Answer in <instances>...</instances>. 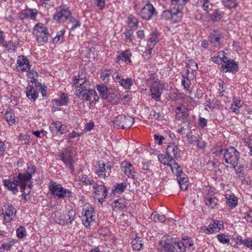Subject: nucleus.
<instances>
[{
    "mask_svg": "<svg viewBox=\"0 0 252 252\" xmlns=\"http://www.w3.org/2000/svg\"><path fill=\"white\" fill-rule=\"evenodd\" d=\"M73 85L76 87L75 94L79 97H82L83 101L93 102L92 97L95 100L96 97L98 98L97 95H95V91L90 88V85L89 81L85 77L78 75L74 78Z\"/></svg>",
    "mask_w": 252,
    "mask_h": 252,
    "instance_id": "obj_1",
    "label": "nucleus"
},
{
    "mask_svg": "<svg viewBox=\"0 0 252 252\" xmlns=\"http://www.w3.org/2000/svg\"><path fill=\"white\" fill-rule=\"evenodd\" d=\"M171 5L174 6L168 10L162 11L160 17L162 20L170 21L172 23H177L182 20L183 12L179 9L180 6L183 7L189 0H170Z\"/></svg>",
    "mask_w": 252,
    "mask_h": 252,
    "instance_id": "obj_2",
    "label": "nucleus"
},
{
    "mask_svg": "<svg viewBox=\"0 0 252 252\" xmlns=\"http://www.w3.org/2000/svg\"><path fill=\"white\" fill-rule=\"evenodd\" d=\"M158 245L161 250L164 252H185L182 240L172 238L170 242L168 239H162L159 242Z\"/></svg>",
    "mask_w": 252,
    "mask_h": 252,
    "instance_id": "obj_3",
    "label": "nucleus"
},
{
    "mask_svg": "<svg viewBox=\"0 0 252 252\" xmlns=\"http://www.w3.org/2000/svg\"><path fill=\"white\" fill-rule=\"evenodd\" d=\"M49 189L55 198L63 199L72 196V192L71 190L64 189L61 185L53 181H51L49 184Z\"/></svg>",
    "mask_w": 252,
    "mask_h": 252,
    "instance_id": "obj_4",
    "label": "nucleus"
},
{
    "mask_svg": "<svg viewBox=\"0 0 252 252\" xmlns=\"http://www.w3.org/2000/svg\"><path fill=\"white\" fill-rule=\"evenodd\" d=\"M2 182L4 186L8 190L13 191L14 193H16L18 191L17 187L20 186L21 191L23 192V195L27 194L25 192L27 183H24L22 179L19 177V175L17 177H14L13 181L5 179L3 180Z\"/></svg>",
    "mask_w": 252,
    "mask_h": 252,
    "instance_id": "obj_5",
    "label": "nucleus"
},
{
    "mask_svg": "<svg viewBox=\"0 0 252 252\" xmlns=\"http://www.w3.org/2000/svg\"><path fill=\"white\" fill-rule=\"evenodd\" d=\"M171 171L177 176V180L181 189L186 190L188 188L189 179L182 171V167L177 163L171 166Z\"/></svg>",
    "mask_w": 252,
    "mask_h": 252,
    "instance_id": "obj_6",
    "label": "nucleus"
},
{
    "mask_svg": "<svg viewBox=\"0 0 252 252\" xmlns=\"http://www.w3.org/2000/svg\"><path fill=\"white\" fill-rule=\"evenodd\" d=\"M33 34L38 42H48L49 32L43 24L38 23L34 26L33 29Z\"/></svg>",
    "mask_w": 252,
    "mask_h": 252,
    "instance_id": "obj_7",
    "label": "nucleus"
},
{
    "mask_svg": "<svg viewBox=\"0 0 252 252\" xmlns=\"http://www.w3.org/2000/svg\"><path fill=\"white\" fill-rule=\"evenodd\" d=\"M223 156L225 162L230 163L235 168L239 159V153L237 150L234 147H230L225 150Z\"/></svg>",
    "mask_w": 252,
    "mask_h": 252,
    "instance_id": "obj_8",
    "label": "nucleus"
},
{
    "mask_svg": "<svg viewBox=\"0 0 252 252\" xmlns=\"http://www.w3.org/2000/svg\"><path fill=\"white\" fill-rule=\"evenodd\" d=\"M71 12L64 4H61L56 8V13L54 15V20L63 23L71 16Z\"/></svg>",
    "mask_w": 252,
    "mask_h": 252,
    "instance_id": "obj_9",
    "label": "nucleus"
},
{
    "mask_svg": "<svg viewBox=\"0 0 252 252\" xmlns=\"http://www.w3.org/2000/svg\"><path fill=\"white\" fill-rule=\"evenodd\" d=\"M134 122V119L129 116L119 115L116 117L113 123L117 128L125 129L130 127Z\"/></svg>",
    "mask_w": 252,
    "mask_h": 252,
    "instance_id": "obj_10",
    "label": "nucleus"
},
{
    "mask_svg": "<svg viewBox=\"0 0 252 252\" xmlns=\"http://www.w3.org/2000/svg\"><path fill=\"white\" fill-rule=\"evenodd\" d=\"M58 157L61 159L65 166L68 168L71 173L74 171L73 166L74 160L71 155V151L69 149H64L59 153Z\"/></svg>",
    "mask_w": 252,
    "mask_h": 252,
    "instance_id": "obj_11",
    "label": "nucleus"
},
{
    "mask_svg": "<svg viewBox=\"0 0 252 252\" xmlns=\"http://www.w3.org/2000/svg\"><path fill=\"white\" fill-rule=\"evenodd\" d=\"M157 14L154 6L150 3L146 4L142 8L140 12L141 17L144 20L151 19L153 15Z\"/></svg>",
    "mask_w": 252,
    "mask_h": 252,
    "instance_id": "obj_12",
    "label": "nucleus"
},
{
    "mask_svg": "<svg viewBox=\"0 0 252 252\" xmlns=\"http://www.w3.org/2000/svg\"><path fill=\"white\" fill-rule=\"evenodd\" d=\"M166 150V154L171 162L180 158L181 151L175 143H169Z\"/></svg>",
    "mask_w": 252,
    "mask_h": 252,
    "instance_id": "obj_13",
    "label": "nucleus"
},
{
    "mask_svg": "<svg viewBox=\"0 0 252 252\" xmlns=\"http://www.w3.org/2000/svg\"><path fill=\"white\" fill-rule=\"evenodd\" d=\"M16 213L17 210L12 205L5 206V209L2 210L1 214L4 222L9 223L13 220L15 218Z\"/></svg>",
    "mask_w": 252,
    "mask_h": 252,
    "instance_id": "obj_14",
    "label": "nucleus"
},
{
    "mask_svg": "<svg viewBox=\"0 0 252 252\" xmlns=\"http://www.w3.org/2000/svg\"><path fill=\"white\" fill-rule=\"evenodd\" d=\"M164 87L163 83L160 82H154L151 86L150 92L151 96L155 99L156 101H159L160 96L162 94V91Z\"/></svg>",
    "mask_w": 252,
    "mask_h": 252,
    "instance_id": "obj_15",
    "label": "nucleus"
},
{
    "mask_svg": "<svg viewBox=\"0 0 252 252\" xmlns=\"http://www.w3.org/2000/svg\"><path fill=\"white\" fill-rule=\"evenodd\" d=\"M76 216L75 211L71 209L68 211L66 216L64 215H60L59 217L56 219V223L64 225L72 223Z\"/></svg>",
    "mask_w": 252,
    "mask_h": 252,
    "instance_id": "obj_16",
    "label": "nucleus"
},
{
    "mask_svg": "<svg viewBox=\"0 0 252 252\" xmlns=\"http://www.w3.org/2000/svg\"><path fill=\"white\" fill-rule=\"evenodd\" d=\"M176 119L178 120H183L184 123L188 124V126L190 123L189 122V116L188 109L185 106H178L176 108Z\"/></svg>",
    "mask_w": 252,
    "mask_h": 252,
    "instance_id": "obj_17",
    "label": "nucleus"
},
{
    "mask_svg": "<svg viewBox=\"0 0 252 252\" xmlns=\"http://www.w3.org/2000/svg\"><path fill=\"white\" fill-rule=\"evenodd\" d=\"M113 77L115 82H118L121 86L126 90L130 89L133 84V80L131 78H122L117 72L113 74Z\"/></svg>",
    "mask_w": 252,
    "mask_h": 252,
    "instance_id": "obj_18",
    "label": "nucleus"
},
{
    "mask_svg": "<svg viewBox=\"0 0 252 252\" xmlns=\"http://www.w3.org/2000/svg\"><path fill=\"white\" fill-rule=\"evenodd\" d=\"M223 70L225 69V72L235 73L238 71V64L233 60H225L221 65Z\"/></svg>",
    "mask_w": 252,
    "mask_h": 252,
    "instance_id": "obj_19",
    "label": "nucleus"
},
{
    "mask_svg": "<svg viewBox=\"0 0 252 252\" xmlns=\"http://www.w3.org/2000/svg\"><path fill=\"white\" fill-rule=\"evenodd\" d=\"M18 70L22 72H27L30 70V65L29 59L24 56H19L17 61Z\"/></svg>",
    "mask_w": 252,
    "mask_h": 252,
    "instance_id": "obj_20",
    "label": "nucleus"
},
{
    "mask_svg": "<svg viewBox=\"0 0 252 252\" xmlns=\"http://www.w3.org/2000/svg\"><path fill=\"white\" fill-rule=\"evenodd\" d=\"M37 13V10L35 9L27 8L21 11L19 17L21 20L30 18L32 20H35Z\"/></svg>",
    "mask_w": 252,
    "mask_h": 252,
    "instance_id": "obj_21",
    "label": "nucleus"
},
{
    "mask_svg": "<svg viewBox=\"0 0 252 252\" xmlns=\"http://www.w3.org/2000/svg\"><path fill=\"white\" fill-rule=\"evenodd\" d=\"M222 37L221 32L219 30H213L209 36V40L214 46H219L220 44V40Z\"/></svg>",
    "mask_w": 252,
    "mask_h": 252,
    "instance_id": "obj_22",
    "label": "nucleus"
},
{
    "mask_svg": "<svg viewBox=\"0 0 252 252\" xmlns=\"http://www.w3.org/2000/svg\"><path fill=\"white\" fill-rule=\"evenodd\" d=\"M94 212L93 208L90 207L88 209L85 211L84 214L83 216L82 220L84 224L88 227L91 222L94 220Z\"/></svg>",
    "mask_w": 252,
    "mask_h": 252,
    "instance_id": "obj_23",
    "label": "nucleus"
},
{
    "mask_svg": "<svg viewBox=\"0 0 252 252\" xmlns=\"http://www.w3.org/2000/svg\"><path fill=\"white\" fill-rule=\"evenodd\" d=\"M36 167L34 165H29L28 166V170L25 174L20 173L18 174L19 177L21 178L23 182L25 183L29 182L32 179V175L35 172Z\"/></svg>",
    "mask_w": 252,
    "mask_h": 252,
    "instance_id": "obj_24",
    "label": "nucleus"
},
{
    "mask_svg": "<svg viewBox=\"0 0 252 252\" xmlns=\"http://www.w3.org/2000/svg\"><path fill=\"white\" fill-rule=\"evenodd\" d=\"M121 165L123 171L128 177L133 178L135 176L134 167L130 162L124 161L122 162Z\"/></svg>",
    "mask_w": 252,
    "mask_h": 252,
    "instance_id": "obj_25",
    "label": "nucleus"
},
{
    "mask_svg": "<svg viewBox=\"0 0 252 252\" xmlns=\"http://www.w3.org/2000/svg\"><path fill=\"white\" fill-rule=\"evenodd\" d=\"M29 85L26 88V94L28 98L32 101H34L38 96V92L33 86Z\"/></svg>",
    "mask_w": 252,
    "mask_h": 252,
    "instance_id": "obj_26",
    "label": "nucleus"
},
{
    "mask_svg": "<svg viewBox=\"0 0 252 252\" xmlns=\"http://www.w3.org/2000/svg\"><path fill=\"white\" fill-rule=\"evenodd\" d=\"M97 90L99 93L100 95L103 99H107L109 98V95L112 89L108 88L104 84H100L97 86Z\"/></svg>",
    "mask_w": 252,
    "mask_h": 252,
    "instance_id": "obj_27",
    "label": "nucleus"
},
{
    "mask_svg": "<svg viewBox=\"0 0 252 252\" xmlns=\"http://www.w3.org/2000/svg\"><path fill=\"white\" fill-rule=\"evenodd\" d=\"M127 186L125 182L117 184L112 189L111 196L118 195L122 193L126 189Z\"/></svg>",
    "mask_w": 252,
    "mask_h": 252,
    "instance_id": "obj_28",
    "label": "nucleus"
},
{
    "mask_svg": "<svg viewBox=\"0 0 252 252\" xmlns=\"http://www.w3.org/2000/svg\"><path fill=\"white\" fill-rule=\"evenodd\" d=\"M225 199L226 205L231 209L235 208L237 205V198L234 194H226Z\"/></svg>",
    "mask_w": 252,
    "mask_h": 252,
    "instance_id": "obj_29",
    "label": "nucleus"
},
{
    "mask_svg": "<svg viewBox=\"0 0 252 252\" xmlns=\"http://www.w3.org/2000/svg\"><path fill=\"white\" fill-rule=\"evenodd\" d=\"M131 56V54L129 50H126L124 52H122L120 55L117 56V63H120L121 61H125L126 63H130L131 61L130 57Z\"/></svg>",
    "mask_w": 252,
    "mask_h": 252,
    "instance_id": "obj_30",
    "label": "nucleus"
},
{
    "mask_svg": "<svg viewBox=\"0 0 252 252\" xmlns=\"http://www.w3.org/2000/svg\"><path fill=\"white\" fill-rule=\"evenodd\" d=\"M52 125L56 128L57 134H63L66 132V126L62 125L61 122L59 121L53 122Z\"/></svg>",
    "mask_w": 252,
    "mask_h": 252,
    "instance_id": "obj_31",
    "label": "nucleus"
},
{
    "mask_svg": "<svg viewBox=\"0 0 252 252\" xmlns=\"http://www.w3.org/2000/svg\"><path fill=\"white\" fill-rule=\"evenodd\" d=\"M182 241L184 244V247L185 248V252H186L187 249L194 250L195 248L193 247V239L189 237L184 236L182 238Z\"/></svg>",
    "mask_w": 252,
    "mask_h": 252,
    "instance_id": "obj_32",
    "label": "nucleus"
},
{
    "mask_svg": "<svg viewBox=\"0 0 252 252\" xmlns=\"http://www.w3.org/2000/svg\"><path fill=\"white\" fill-rule=\"evenodd\" d=\"M205 202L206 205L211 208L214 209L217 207L218 200L213 195L208 196L205 197Z\"/></svg>",
    "mask_w": 252,
    "mask_h": 252,
    "instance_id": "obj_33",
    "label": "nucleus"
},
{
    "mask_svg": "<svg viewBox=\"0 0 252 252\" xmlns=\"http://www.w3.org/2000/svg\"><path fill=\"white\" fill-rule=\"evenodd\" d=\"M222 3L225 8L228 9L235 8L238 5V0H222Z\"/></svg>",
    "mask_w": 252,
    "mask_h": 252,
    "instance_id": "obj_34",
    "label": "nucleus"
},
{
    "mask_svg": "<svg viewBox=\"0 0 252 252\" xmlns=\"http://www.w3.org/2000/svg\"><path fill=\"white\" fill-rule=\"evenodd\" d=\"M120 98L121 96L118 92L115 90L112 89L108 99L111 101L112 103L115 104L120 100Z\"/></svg>",
    "mask_w": 252,
    "mask_h": 252,
    "instance_id": "obj_35",
    "label": "nucleus"
},
{
    "mask_svg": "<svg viewBox=\"0 0 252 252\" xmlns=\"http://www.w3.org/2000/svg\"><path fill=\"white\" fill-rule=\"evenodd\" d=\"M150 218L155 222H163L166 220V217L164 215H160L157 212H154L152 213Z\"/></svg>",
    "mask_w": 252,
    "mask_h": 252,
    "instance_id": "obj_36",
    "label": "nucleus"
},
{
    "mask_svg": "<svg viewBox=\"0 0 252 252\" xmlns=\"http://www.w3.org/2000/svg\"><path fill=\"white\" fill-rule=\"evenodd\" d=\"M96 172L99 177L105 178V177L110 175L109 172H107V174L106 173L105 165L103 163L99 164V167L97 169Z\"/></svg>",
    "mask_w": 252,
    "mask_h": 252,
    "instance_id": "obj_37",
    "label": "nucleus"
},
{
    "mask_svg": "<svg viewBox=\"0 0 252 252\" xmlns=\"http://www.w3.org/2000/svg\"><path fill=\"white\" fill-rule=\"evenodd\" d=\"M158 158L160 161L161 163L170 166L171 169V166L173 165L175 163H177L175 160H173L171 162L169 158H167L162 154H160L158 156Z\"/></svg>",
    "mask_w": 252,
    "mask_h": 252,
    "instance_id": "obj_38",
    "label": "nucleus"
},
{
    "mask_svg": "<svg viewBox=\"0 0 252 252\" xmlns=\"http://www.w3.org/2000/svg\"><path fill=\"white\" fill-rule=\"evenodd\" d=\"M223 12L220 11L219 9H216L214 11L213 13L210 14V18L211 20L214 22L219 21L222 17Z\"/></svg>",
    "mask_w": 252,
    "mask_h": 252,
    "instance_id": "obj_39",
    "label": "nucleus"
},
{
    "mask_svg": "<svg viewBox=\"0 0 252 252\" xmlns=\"http://www.w3.org/2000/svg\"><path fill=\"white\" fill-rule=\"evenodd\" d=\"M210 226L213 228L214 232H218L223 226V223L220 220H213L210 223Z\"/></svg>",
    "mask_w": 252,
    "mask_h": 252,
    "instance_id": "obj_40",
    "label": "nucleus"
},
{
    "mask_svg": "<svg viewBox=\"0 0 252 252\" xmlns=\"http://www.w3.org/2000/svg\"><path fill=\"white\" fill-rule=\"evenodd\" d=\"M212 59L214 63L222 65L223 61L226 60V57L225 56V53L223 51H221L218 56L214 57Z\"/></svg>",
    "mask_w": 252,
    "mask_h": 252,
    "instance_id": "obj_41",
    "label": "nucleus"
},
{
    "mask_svg": "<svg viewBox=\"0 0 252 252\" xmlns=\"http://www.w3.org/2000/svg\"><path fill=\"white\" fill-rule=\"evenodd\" d=\"M159 33L158 32H154L151 35L148 40V44L155 45L158 41Z\"/></svg>",
    "mask_w": 252,
    "mask_h": 252,
    "instance_id": "obj_42",
    "label": "nucleus"
},
{
    "mask_svg": "<svg viewBox=\"0 0 252 252\" xmlns=\"http://www.w3.org/2000/svg\"><path fill=\"white\" fill-rule=\"evenodd\" d=\"M95 196L101 195L103 198H105L107 195L108 192L107 188L102 185L100 187L94 191Z\"/></svg>",
    "mask_w": 252,
    "mask_h": 252,
    "instance_id": "obj_43",
    "label": "nucleus"
},
{
    "mask_svg": "<svg viewBox=\"0 0 252 252\" xmlns=\"http://www.w3.org/2000/svg\"><path fill=\"white\" fill-rule=\"evenodd\" d=\"M17 43L16 42H13L12 41H5V37L4 38L3 43L1 44L3 47H5L8 50L14 51L17 47Z\"/></svg>",
    "mask_w": 252,
    "mask_h": 252,
    "instance_id": "obj_44",
    "label": "nucleus"
},
{
    "mask_svg": "<svg viewBox=\"0 0 252 252\" xmlns=\"http://www.w3.org/2000/svg\"><path fill=\"white\" fill-rule=\"evenodd\" d=\"M113 71L111 69H106L101 74V78L105 83H108L109 81V78L112 75Z\"/></svg>",
    "mask_w": 252,
    "mask_h": 252,
    "instance_id": "obj_45",
    "label": "nucleus"
},
{
    "mask_svg": "<svg viewBox=\"0 0 252 252\" xmlns=\"http://www.w3.org/2000/svg\"><path fill=\"white\" fill-rule=\"evenodd\" d=\"M68 97L65 94H62L60 98L56 100L57 105H66L68 102Z\"/></svg>",
    "mask_w": 252,
    "mask_h": 252,
    "instance_id": "obj_46",
    "label": "nucleus"
},
{
    "mask_svg": "<svg viewBox=\"0 0 252 252\" xmlns=\"http://www.w3.org/2000/svg\"><path fill=\"white\" fill-rule=\"evenodd\" d=\"M5 118L9 125H12L15 122V115L11 112H7L5 114Z\"/></svg>",
    "mask_w": 252,
    "mask_h": 252,
    "instance_id": "obj_47",
    "label": "nucleus"
},
{
    "mask_svg": "<svg viewBox=\"0 0 252 252\" xmlns=\"http://www.w3.org/2000/svg\"><path fill=\"white\" fill-rule=\"evenodd\" d=\"M131 244L132 245L133 248L134 250L139 251L143 247V244L139 241V238L134 239L132 240Z\"/></svg>",
    "mask_w": 252,
    "mask_h": 252,
    "instance_id": "obj_48",
    "label": "nucleus"
},
{
    "mask_svg": "<svg viewBox=\"0 0 252 252\" xmlns=\"http://www.w3.org/2000/svg\"><path fill=\"white\" fill-rule=\"evenodd\" d=\"M128 24L131 28H137L138 27V21L136 18L132 15H130L128 17Z\"/></svg>",
    "mask_w": 252,
    "mask_h": 252,
    "instance_id": "obj_49",
    "label": "nucleus"
},
{
    "mask_svg": "<svg viewBox=\"0 0 252 252\" xmlns=\"http://www.w3.org/2000/svg\"><path fill=\"white\" fill-rule=\"evenodd\" d=\"M218 241L222 244H228L230 239L227 235L224 234H219L217 236Z\"/></svg>",
    "mask_w": 252,
    "mask_h": 252,
    "instance_id": "obj_50",
    "label": "nucleus"
},
{
    "mask_svg": "<svg viewBox=\"0 0 252 252\" xmlns=\"http://www.w3.org/2000/svg\"><path fill=\"white\" fill-rule=\"evenodd\" d=\"M112 206L113 208L117 209V210H121L125 206L123 202V200L117 199L115 200L112 204Z\"/></svg>",
    "mask_w": 252,
    "mask_h": 252,
    "instance_id": "obj_51",
    "label": "nucleus"
},
{
    "mask_svg": "<svg viewBox=\"0 0 252 252\" xmlns=\"http://www.w3.org/2000/svg\"><path fill=\"white\" fill-rule=\"evenodd\" d=\"M199 135L198 134L193 135V134H192V132H189L187 134L186 136H187L188 142L190 144H195V140H196V141L197 140L196 138H197V136H198Z\"/></svg>",
    "mask_w": 252,
    "mask_h": 252,
    "instance_id": "obj_52",
    "label": "nucleus"
},
{
    "mask_svg": "<svg viewBox=\"0 0 252 252\" xmlns=\"http://www.w3.org/2000/svg\"><path fill=\"white\" fill-rule=\"evenodd\" d=\"M69 20L70 23L72 24L70 28L71 31H74L76 28L80 26V23L78 20L71 16L68 19Z\"/></svg>",
    "mask_w": 252,
    "mask_h": 252,
    "instance_id": "obj_53",
    "label": "nucleus"
},
{
    "mask_svg": "<svg viewBox=\"0 0 252 252\" xmlns=\"http://www.w3.org/2000/svg\"><path fill=\"white\" fill-rule=\"evenodd\" d=\"M94 4L99 10H103L105 6V0H94Z\"/></svg>",
    "mask_w": 252,
    "mask_h": 252,
    "instance_id": "obj_54",
    "label": "nucleus"
},
{
    "mask_svg": "<svg viewBox=\"0 0 252 252\" xmlns=\"http://www.w3.org/2000/svg\"><path fill=\"white\" fill-rule=\"evenodd\" d=\"M17 236L19 238H23L26 236V228L24 226H20L19 227L16 231Z\"/></svg>",
    "mask_w": 252,
    "mask_h": 252,
    "instance_id": "obj_55",
    "label": "nucleus"
},
{
    "mask_svg": "<svg viewBox=\"0 0 252 252\" xmlns=\"http://www.w3.org/2000/svg\"><path fill=\"white\" fill-rule=\"evenodd\" d=\"M64 32L65 31L63 30L59 31L57 33L56 36L53 38V42L55 44L59 43L61 40V38L63 37Z\"/></svg>",
    "mask_w": 252,
    "mask_h": 252,
    "instance_id": "obj_56",
    "label": "nucleus"
},
{
    "mask_svg": "<svg viewBox=\"0 0 252 252\" xmlns=\"http://www.w3.org/2000/svg\"><path fill=\"white\" fill-rule=\"evenodd\" d=\"M183 79L182 80V85L184 86L186 89H189L190 87V80L188 77H185L182 75Z\"/></svg>",
    "mask_w": 252,
    "mask_h": 252,
    "instance_id": "obj_57",
    "label": "nucleus"
},
{
    "mask_svg": "<svg viewBox=\"0 0 252 252\" xmlns=\"http://www.w3.org/2000/svg\"><path fill=\"white\" fill-rule=\"evenodd\" d=\"M133 32L132 30H127L124 32L126 38L127 40H128L130 42H132L134 36L133 35Z\"/></svg>",
    "mask_w": 252,
    "mask_h": 252,
    "instance_id": "obj_58",
    "label": "nucleus"
},
{
    "mask_svg": "<svg viewBox=\"0 0 252 252\" xmlns=\"http://www.w3.org/2000/svg\"><path fill=\"white\" fill-rule=\"evenodd\" d=\"M186 66L187 68H189L190 70H194V69H197L198 68L197 63L194 60L189 61L187 64Z\"/></svg>",
    "mask_w": 252,
    "mask_h": 252,
    "instance_id": "obj_59",
    "label": "nucleus"
},
{
    "mask_svg": "<svg viewBox=\"0 0 252 252\" xmlns=\"http://www.w3.org/2000/svg\"><path fill=\"white\" fill-rule=\"evenodd\" d=\"M29 74V77H30V78L33 80V81H31V82L32 83V85H33L34 83H35V86H37V84H39V83L36 82L37 80L34 78V75H37V72H35V71L32 70L30 71Z\"/></svg>",
    "mask_w": 252,
    "mask_h": 252,
    "instance_id": "obj_60",
    "label": "nucleus"
},
{
    "mask_svg": "<svg viewBox=\"0 0 252 252\" xmlns=\"http://www.w3.org/2000/svg\"><path fill=\"white\" fill-rule=\"evenodd\" d=\"M142 169L143 170L146 171L148 173L152 174L153 171L151 168V165H150L148 162H142Z\"/></svg>",
    "mask_w": 252,
    "mask_h": 252,
    "instance_id": "obj_61",
    "label": "nucleus"
},
{
    "mask_svg": "<svg viewBox=\"0 0 252 252\" xmlns=\"http://www.w3.org/2000/svg\"><path fill=\"white\" fill-rule=\"evenodd\" d=\"M197 147L201 149H203L206 147V143L202 137H200L199 140H198Z\"/></svg>",
    "mask_w": 252,
    "mask_h": 252,
    "instance_id": "obj_62",
    "label": "nucleus"
},
{
    "mask_svg": "<svg viewBox=\"0 0 252 252\" xmlns=\"http://www.w3.org/2000/svg\"><path fill=\"white\" fill-rule=\"evenodd\" d=\"M242 243L248 248L252 250V239L251 238H249L244 240V242L242 241Z\"/></svg>",
    "mask_w": 252,
    "mask_h": 252,
    "instance_id": "obj_63",
    "label": "nucleus"
},
{
    "mask_svg": "<svg viewBox=\"0 0 252 252\" xmlns=\"http://www.w3.org/2000/svg\"><path fill=\"white\" fill-rule=\"evenodd\" d=\"M245 218L247 221L250 222L252 224V209L246 213Z\"/></svg>",
    "mask_w": 252,
    "mask_h": 252,
    "instance_id": "obj_64",
    "label": "nucleus"
}]
</instances>
